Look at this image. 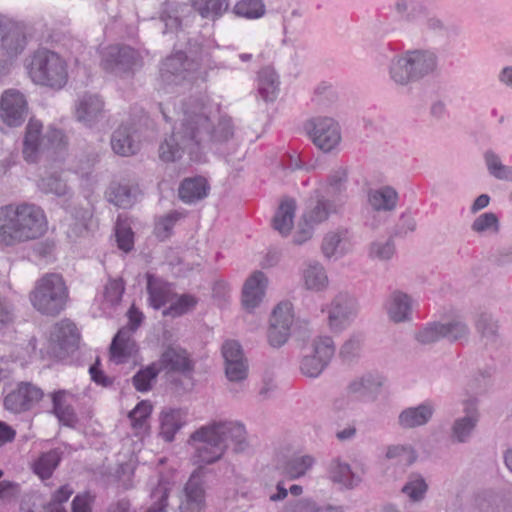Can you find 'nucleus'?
<instances>
[{
    "mask_svg": "<svg viewBox=\"0 0 512 512\" xmlns=\"http://www.w3.org/2000/svg\"><path fill=\"white\" fill-rule=\"evenodd\" d=\"M382 385V376L366 373L350 381L347 386V392L355 395L360 401L373 402L377 399Z\"/></svg>",
    "mask_w": 512,
    "mask_h": 512,
    "instance_id": "5701e85b",
    "label": "nucleus"
},
{
    "mask_svg": "<svg viewBox=\"0 0 512 512\" xmlns=\"http://www.w3.org/2000/svg\"><path fill=\"white\" fill-rule=\"evenodd\" d=\"M160 368L157 363H152L140 369L132 378V383L137 391L147 392L152 388V382L156 380Z\"/></svg>",
    "mask_w": 512,
    "mask_h": 512,
    "instance_id": "5fc2aeb1",
    "label": "nucleus"
},
{
    "mask_svg": "<svg viewBox=\"0 0 512 512\" xmlns=\"http://www.w3.org/2000/svg\"><path fill=\"white\" fill-rule=\"evenodd\" d=\"M143 65L141 53L129 45H110L101 59L103 70L121 79H132Z\"/></svg>",
    "mask_w": 512,
    "mask_h": 512,
    "instance_id": "0eeeda50",
    "label": "nucleus"
},
{
    "mask_svg": "<svg viewBox=\"0 0 512 512\" xmlns=\"http://www.w3.org/2000/svg\"><path fill=\"white\" fill-rule=\"evenodd\" d=\"M304 130L312 143L324 153L336 149L342 139L339 123L327 116H317L307 120Z\"/></svg>",
    "mask_w": 512,
    "mask_h": 512,
    "instance_id": "1a4fd4ad",
    "label": "nucleus"
},
{
    "mask_svg": "<svg viewBox=\"0 0 512 512\" xmlns=\"http://www.w3.org/2000/svg\"><path fill=\"white\" fill-rule=\"evenodd\" d=\"M188 413L182 408H164L159 414L158 437L167 443L187 424Z\"/></svg>",
    "mask_w": 512,
    "mask_h": 512,
    "instance_id": "412c9836",
    "label": "nucleus"
},
{
    "mask_svg": "<svg viewBox=\"0 0 512 512\" xmlns=\"http://www.w3.org/2000/svg\"><path fill=\"white\" fill-rule=\"evenodd\" d=\"M314 464V458L309 455L290 458L284 465L285 474L296 479L303 476Z\"/></svg>",
    "mask_w": 512,
    "mask_h": 512,
    "instance_id": "4d7b16f0",
    "label": "nucleus"
},
{
    "mask_svg": "<svg viewBox=\"0 0 512 512\" xmlns=\"http://www.w3.org/2000/svg\"><path fill=\"white\" fill-rule=\"evenodd\" d=\"M178 114L179 123L159 145V158L163 162H175L184 153L190 160L201 162L206 149L225 157L227 163L243 159V154L237 155L238 142L231 117L223 115L212 122L204 105L195 98L181 101Z\"/></svg>",
    "mask_w": 512,
    "mask_h": 512,
    "instance_id": "f257e3e1",
    "label": "nucleus"
},
{
    "mask_svg": "<svg viewBox=\"0 0 512 512\" xmlns=\"http://www.w3.org/2000/svg\"><path fill=\"white\" fill-rule=\"evenodd\" d=\"M225 374L230 382L241 383L248 375V362L247 360H240L237 362L225 363Z\"/></svg>",
    "mask_w": 512,
    "mask_h": 512,
    "instance_id": "69168bd1",
    "label": "nucleus"
},
{
    "mask_svg": "<svg viewBox=\"0 0 512 512\" xmlns=\"http://www.w3.org/2000/svg\"><path fill=\"white\" fill-rule=\"evenodd\" d=\"M104 114V101L98 94L84 93L76 102L75 115L79 122L93 126Z\"/></svg>",
    "mask_w": 512,
    "mask_h": 512,
    "instance_id": "4be33fe9",
    "label": "nucleus"
},
{
    "mask_svg": "<svg viewBox=\"0 0 512 512\" xmlns=\"http://www.w3.org/2000/svg\"><path fill=\"white\" fill-rule=\"evenodd\" d=\"M209 186L202 177L185 179L179 187L180 199L187 203H195L208 195Z\"/></svg>",
    "mask_w": 512,
    "mask_h": 512,
    "instance_id": "f704fd0d",
    "label": "nucleus"
},
{
    "mask_svg": "<svg viewBox=\"0 0 512 512\" xmlns=\"http://www.w3.org/2000/svg\"><path fill=\"white\" fill-rule=\"evenodd\" d=\"M423 28L436 36L450 37L459 34V28L456 25L448 23L435 15L426 17Z\"/></svg>",
    "mask_w": 512,
    "mask_h": 512,
    "instance_id": "603ef678",
    "label": "nucleus"
},
{
    "mask_svg": "<svg viewBox=\"0 0 512 512\" xmlns=\"http://www.w3.org/2000/svg\"><path fill=\"white\" fill-rule=\"evenodd\" d=\"M130 327L121 328L114 336L110 345V359L116 364L128 361L137 352V344L132 338L142 322L143 314L132 307L128 312Z\"/></svg>",
    "mask_w": 512,
    "mask_h": 512,
    "instance_id": "9b49d317",
    "label": "nucleus"
},
{
    "mask_svg": "<svg viewBox=\"0 0 512 512\" xmlns=\"http://www.w3.org/2000/svg\"><path fill=\"white\" fill-rule=\"evenodd\" d=\"M296 201L293 198H285L279 205L273 219L272 226L282 236H287L294 224Z\"/></svg>",
    "mask_w": 512,
    "mask_h": 512,
    "instance_id": "473e14b6",
    "label": "nucleus"
},
{
    "mask_svg": "<svg viewBox=\"0 0 512 512\" xmlns=\"http://www.w3.org/2000/svg\"><path fill=\"white\" fill-rule=\"evenodd\" d=\"M26 46L23 27L14 22L0 25V76L5 74L12 59Z\"/></svg>",
    "mask_w": 512,
    "mask_h": 512,
    "instance_id": "f8f14e48",
    "label": "nucleus"
},
{
    "mask_svg": "<svg viewBox=\"0 0 512 512\" xmlns=\"http://www.w3.org/2000/svg\"><path fill=\"white\" fill-rule=\"evenodd\" d=\"M176 299L171 302L170 306L163 310L164 316L172 318L180 317L192 311L198 303V299L191 294H182L175 297Z\"/></svg>",
    "mask_w": 512,
    "mask_h": 512,
    "instance_id": "09e8293b",
    "label": "nucleus"
},
{
    "mask_svg": "<svg viewBox=\"0 0 512 512\" xmlns=\"http://www.w3.org/2000/svg\"><path fill=\"white\" fill-rule=\"evenodd\" d=\"M198 64L188 59L186 54L178 51L167 57L160 67V80L165 85H179L194 78Z\"/></svg>",
    "mask_w": 512,
    "mask_h": 512,
    "instance_id": "ddd939ff",
    "label": "nucleus"
},
{
    "mask_svg": "<svg viewBox=\"0 0 512 512\" xmlns=\"http://www.w3.org/2000/svg\"><path fill=\"white\" fill-rule=\"evenodd\" d=\"M335 209L336 206L332 204L330 200L325 199L322 196L321 198H318L315 203H310L302 216V220L309 221L316 225L325 221L329 214L335 211Z\"/></svg>",
    "mask_w": 512,
    "mask_h": 512,
    "instance_id": "a19ab883",
    "label": "nucleus"
},
{
    "mask_svg": "<svg viewBox=\"0 0 512 512\" xmlns=\"http://www.w3.org/2000/svg\"><path fill=\"white\" fill-rule=\"evenodd\" d=\"M348 181V174L345 168H338L333 171L328 177L327 195L341 200V197L346 191Z\"/></svg>",
    "mask_w": 512,
    "mask_h": 512,
    "instance_id": "6e6d98bb",
    "label": "nucleus"
},
{
    "mask_svg": "<svg viewBox=\"0 0 512 512\" xmlns=\"http://www.w3.org/2000/svg\"><path fill=\"white\" fill-rule=\"evenodd\" d=\"M467 415L457 418L451 427V440L456 443H466L470 439L478 422L475 412L465 409Z\"/></svg>",
    "mask_w": 512,
    "mask_h": 512,
    "instance_id": "58836bf2",
    "label": "nucleus"
},
{
    "mask_svg": "<svg viewBox=\"0 0 512 512\" xmlns=\"http://www.w3.org/2000/svg\"><path fill=\"white\" fill-rule=\"evenodd\" d=\"M51 407L48 413L54 415L59 423L67 427H75L78 422L77 414L71 404L72 394L64 389L49 393Z\"/></svg>",
    "mask_w": 512,
    "mask_h": 512,
    "instance_id": "b1692460",
    "label": "nucleus"
},
{
    "mask_svg": "<svg viewBox=\"0 0 512 512\" xmlns=\"http://www.w3.org/2000/svg\"><path fill=\"white\" fill-rule=\"evenodd\" d=\"M125 287L121 279L108 281L105 285L103 298L104 304L114 307L121 302Z\"/></svg>",
    "mask_w": 512,
    "mask_h": 512,
    "instance_id": "052dcab7",
    "label": "nucleus"
},
{
    "mask_svg": "<svg viewBox=\"0 0 512 512\" xmlns=\"http://www.w3.org/2000/svg\"><path fill=\"white\" fill-rule=\"evenodd\" d=\"M205 507V479L202 470L195 471L180 496V512H202Z\"/></svg>",
    "mask_w": 512,
    "mask_h": 512,
    "instance_id": "f3484780",
    "label": "nucleus"
},
{
    "mask_svg": "<svg viewBox=\"0 0 512 512\" xmlns=\"http://www.w3.org/2000/svg\"><path fill=\"white\" fill-rule=\"evenodd\" d=\"M62 459L58 448L42 453L32 464L33 472L42 480L49 479Z\"/></svg>",
    "mask_w": 512,
    "mask_h": 512,
    "instance_id": "c9c22d12",
    "label": "nucleus"
},
{
    "mask_svg": "<svg viewBox=\"0 0 512 512\" xmlns=\"http://www.w3.org/2000/svg\"><path fill=\"white\" fill-rule=\"evenodd\" d=\"M475 327L487 344L497 341L498 323L491 314L481 313L475 322Z\"/></svg>",
    "mask_w": 512,
    "mask_h": 512,
    "instance_id": "3c124183",
    "label": "nucleus"
},
{
    "mask_svg": "<svg viewBox=\"0 0 512 512\" xmlns=\"http://www.w3.org/2000/svg\"><path fill=\"white\" fill-rule=\"evenodd\" d=\"M441 332L443 338L455 342L467 338L469 328L467 324L459 319H454L447 323H441Z\"/></svg>",
    "mask_w": 512,
    "mask_h": 512,
    "instance_id": "bf43d9fd",
    "label": "nucleus"
},
{
    "mask_svg": "<svg viewBox=\"0 0 512 512\" xmlns=\"http://www.w3.org/2000/svg\"><path fill=\"white\" fill-rule=\"evenodd\" d=\"M471 229L476 233H483L492 229L497 232L499 230V220L495 213L486 212L480 214L472 223Z\"/></svg>",
    "mask_w": 512,
    "mask_h": 512,
    "instance_id": "e2e57ef3",
    "label": "nucleus"
},
{
    "mask_svg": "<svg viewBox=\"0 0 512 512\" xmlns=\"http://www.w3.org/2000/svg\"><path fill=\"white\" fill-rule=\"evenodd\" d=\"M195 18V9L186 3H171L166 1L160 10L159 19L164 23V34L178 32L191 23Z\"/></svg>",
    "mask_w": 512,
    "mask_h": 512,
    "instance_id": "6ab92c4d",
    "label": "nucleus"
},
{
    "mask_svg": "<svg viewBox=\"0 0 512 512\" xmlns=\"http://www.w3.org/2000/svg\"><path fill=\"white\" fill-rule=\"evenodd\" d=\"M345 237L346 232L344 231H332L327 233L321 245L323 255L327 259L342 256L344 254L342 243Z\"/></svg>",
    "mask_w": 512,
    "mask_h": 512,
    "instance_id": "de8ad7c7",
    "label": "nucleus"
},
{
    "mask_svg": "<svg viewBox=\"0 0 512 512\" xmlns=\"http://www.w3.org/2000/svg\"><path fill=\"white\" fill-rule=\"evenodd\" d=\"M415 338L419 343L424 345L432 344L440 339H443V334L441 332V323H429L416 333Z\"/></svg>",
    "mask_w": 512,
    "mask_h": 512,
    "instance_id": "680f3d73",
    "label": "nucleus"
},
{
    "mask_svg": "<svg viewBox=\"0 0 512 512\" xmlns=\"http://www.w3.org/2000/svg\"><path fill=\"white\" fill-rule=\"evenodd\" d=\"M69 291L63 277L58 273H47L38 279L30 293L32 306L41 314L57 316L66 307Z\"/></svg>",
    "mask_w": 512,
    "mask_h": 512,
    "instance_id": "423d86ee",
    "label": "nucleus"
},
{
    "mask_svg": "<svg viewBox=\"0 0 512 512\" xmlns=\"http://www.w3.org/2000/svg\"><path fill=\"white\" fill-rule=\"evenodd\" d=\"M191 440L197 443L195 457L203 464L218 461L230 444L237 453L248 448L244 425L233 421L214 422L201 427L192 433Z\"/></svg>",
    "mask_w": 512,
    "mask_h": 512,
    "instance_id": "7ed1b4c3",
    "label": "nucleus"
},
{
    "mask_svg": "<svg viewBox=\"0 0 512 512\" xmlns=\"http://www.w3.org/2000/svg\"><path fill=\"white\" fill-rule=\"evenodd\" d=\"M385 456L387 459H396L408 464H411L416 458L413 448L409 445H391L387 448Z\"/></svg>",
    "mask_w": 512,
    "mask_h": 512,
    "instance_id": "338daca9",
    "label": "nucleus"
},
{
    "mask_svg": "<svg viewBox=\"0 0 512 512\" xmlns=\"http://www.w3.org/2000/svg\"><path fill=\"white\" fill-rule=\"evenodd\" d=\"M302 279L306 289L322 291L328 286V277L322 264L317 261L307 263L302 271Z\"/></svg>",
    "mask_w": 512,
    "mask_h": 512,
    "instance_id": "e433bc0d",
    "label": "nucleus"
},
{
    "mask_svg": "<svg viewBox=\"0 0 512 512\" xmlns=\"http://www.w3.org/2000/svg\"><path fill=\"white\" fill-rule=\"evenodd\" d=\"M306 20L299 9H293L282 17L281 43L283 46L295 48L306 31Z\"/></svg>",
    "mask_w": 512,
    "mask_h": 512,
    "instance_id": "393cba45",
    "label": "nucleus"
},
{
    "mask_svg": "<svg viewBox=\"0 0 512 512\" xmlns=\"http://www.w3.org/2000/svg\"><path fill=\"white\" fill-rule=\"evenodd\" d=\"M139 194L137 185L112 182L106 191V198L115 206L128 209L137 202Z\"/></svg>",
    "mask_w": 512,
    "mask_h": 512,
    "instance_id": "7c9ffc66",
    "label": "nucleus"
},
{
    "mask_svg": "<svg viewBox=\"0 0 512 512\" xmlns=\"http://www.w3.org/2000/svg\"><path fill=\"white\" fill-rule=\"evenodd\" d=\"M237 16L259 19L265 15L266 7L262 0H240L233 8Z\"/></svg>",
    "mask_w": 512,
    "mask_h": 512,
    "instance_id": "864d4df0",
    "label": "nucleus"
},
{
    "mask_svg": "<svg viewBox=\"0 0 512 512\" xmlns=\"http://www.w3.org/2000/svg\"><path fill=\"white\" fill-rule=\"evenodd\" d=\"M484 161L491 176L498 180L512 182V167L504 165L494 151L487 150L484 153Z\"/></svg>",
    "mask_w": 512,
    "mask_h": 512,
    "instance_id": "c03bdc74",
    "label": "nucleus"
},
{
    "mask_svg": "<svg viewBox=\"0 0 512 512\" xmlns=\"http://www.w3.org/2000/svg\"><path fill=\"white\" fill-rule=\"evenodd\" d=\"M363 335L353 334L341 346L339 356L344 362H352L360 357L363 345Z\"/></svg>",
    "mask_w": 512,
    "mask_h": 512,
    "instance_id": "13d9d810",
    "label": "nucleus"
},
{
    "mask_svg": "<svg viewBox=\"0 0 512 512\" xmlns=\"http://www.w3.org/2000/svg\"><path fill=\"white\" fill-rule=\"evenodd\" d=\"M195 9V15L199 14L202 18L216 19L228 9L227 0H202L191 5Z\"/></svg>",
    "mask_w": 512,
    "mask_h": 512,
    "instance_id": "49530a36",
    "label": "nucleus"
},
{
    "mask_svg": "<svg viewBox=\"0 0 512 512\" xmlns=\"http://www.w3.org/2000/svg\"><path fill=\"white\" fill-rule=\"evenodd\" d=\"M1 118L10 127L20 126L27 117V101L16 89L6 90L0 101Z\"/></svg>",
    "mask_w": 512,
    "mask_h": 512,
    "instance_id": "a211bd4d",
    "label": "nucleus"
},
{
    "mask_svg": "<svg viewBox=\"0 0 512 512\" xmlns=\"http://www.w3.org/2000/svg\"><path fill=\"white\" fill-rule=\"evenodd\" d=\"M171 490V483L160 478L155 487L151 489L150 498L152 503L145 512H163L167 506V498Z\"/></svg>",
    "mask_w": 512,
    "mask_h": 512,
    "instance_id": "a18cd8bd",
    "label": "nucleus"
},
{
    "mask_svg": "<svg viewBox=\"0 0 512 512\" xmlns=\"http://www.w3.org/2000/svg\"><path fill=\"white\" fill-rule=\"evenodd\" d=\"M146 278L148 301L154 309L162 308L176 297L172 284L150 273L146 274Z\"/></svg>",
    "mask_w": 512,
    "mask_h": 512,
    "instance_id": "a878e982",
    "label": "nucleus"
},
{
    "mask_svg": "<svg viewBox=\"0 0 512 512\" xmlns=\"http://www.w3.org/2000/svg\"><path fill=\"white\" fill-rule=\"evenodd\" d=\"M50 339L61 350L73 352L78 348L80 333L76 325L68 319L56 323L51 331Z\"/></svg>",
    "mask_w": 512,
    "mask_h": 512,
    "instance_id": "bb28decb",
    "label": "nucleus"
},
{
    "mask_svg": "<svg viewBox=\"0 0 512 512\" xmlns=\"http://www.w3.org/2000/svg\"><path fill=\"white\" fill-rule=\"evenodd\" d=\"M335 354V344L329 336L313 339L310 348L300 361V371L310 378L319 377L328 367Z\"/></svg>",
    "mask_w": 512,
    "mask_h": 512,
    "instance_id": "9d476101",
    "label": "nucleus"
},
{
    "mask_svg": "<svg viewBox=\"0 0 512 512\" xmlns=\"http://www.w3.org/2000/svg\"><path fill=\"white\" fill-rule=\"evenodd\" d=\"M389 80L400 88L436 74L439 56L431 48H413L393 56L387 67Z\"/></svg>",
    "mask_w": 512,
    "mask_h": 512,
    "instance_id": "20e7f679",
    "label": "nucleus"
},
{
    "mask_svg": "<svg viewBox=\"0 0 512 512\" xmlns=\"http://www.w3.org/2000/svg\"><path fill=\"white\" fill-rule=\"evenodd\" d=\"M358 304L348 293H339L333 299L328 315L329 326L334 331H342L356 317Z\"/></svg>",
    "mask_w": 512,
    "mask_h": 512,
    "instance_id": "dca6fc26",
    "label": "nucleus"
},
{
    "mask_svg": "<svg viewBox=\"0 0 512 512\" xmlns=\"http://www.w3.org/2000/svg\"><path fill=\"white\" fill-rule=\"evenodd\" d=\"M48 230L44 210L35 203L14 202L0 207V246L16 247L38 240Z\"/></svg>",
    "mask_w": 512,
    "mask_h": 512,
    "instance_id": "f03ea898",
    "label": "nucleus"
},
{
    "mask_svg": "<svg viewBox=\"0 0 512 512\" xmlns=\"http://www.w3.org/2000/svg\"><path fill=\"white\" fill-rule=\"evenodd\" d=\"M111 146L118 155H134L139 150V142L136 139L133 127L130 125H120L112 134Z\"/></svg>",
    "mask_w": 512,
    "mask_h": 512,
    "instance_id": "2f4dec72",
    "label": "nucleus"
},
{
    "mask_svg": "<svg viewBox=\"0 0 512 512\" xmlns=\"http://www.w3.org/2000/svg\"><path fill=\"white\" fill-rule=\"evenodd\" d=\"M156 363L160 371L167 370L186 373L193 370V363L189 359L187 351L181 347H168Z\"/></svg>",
    "mask_w": 512,
    "mask_h": 512,
    "instance_id": "c756f323",
    "label": "nucleus"
},
{
    "mask_svg": "<svg viewBox=\"0 0 512 512\" xmlns=\"http://www.w3.org/2000/svg\"><path fill=\"white\" fill-rule=\"evenodd\" d=\"M293 323L292 305L281 302L273 310L268 329V341L273 347L285 344L290 336Z\"/></svg>",
    "mask_w": 512,
    "mask_h": 512,
    "instance_id": "2eb2a0df",
    "label": "nucleus"
},
{
    "mask_svg": "<svg viewBox=\"0 0 512 512\" xmlns=\"http://www.w3.org/2000/svg\"><path fill=\"white\" fill-rule=\"evenodd\" d=\"M329 476L333 482L342 484L347 488H353L360 482V478L353 473L350 465L338 458L331 460Z\"/></svg>",
    "mask_w": 512,
    "mask_h": 512,
    "instance_id": "ea45409f",
    "label": "nucleus"
},
{
    "mask_svg": "<svg viewBox=\"0 0 512 512\" xmlns=\"http://www.w3.org/2000/svg\"><path fill=\"white\" fill-rule=\"evenodd\" d=\"M65 147L64 134L59 129H50L42 134V123L30 119L26 126L23 140V157L29 163H34L45 148L62 150Z\"/></svg>",
    "mask_w": 512,
    "mask_h": 512,
    "instance_id": "6e6552de",
    "label": "nucleus"
},
{
    "mask_svg": "<svg viewBox=\"0 0 512 512\" xmlns=\"http://www.w3.org/2000/svg\"><path fill=\"white\" fill-rule=\"evenodd\" d=\"M399 201V194L392 186L371 188L367 192V203L375 212H393Z\"/></svg>",
    "mask_w": 512,
    "mask_h": 512,
    "instance_id": "cd10ccee",
    "label": "nucleus"
},
{
    "mask_svg": "<svg viewBox=\"0 0 512 512\" xmlns=\"http://www.w3.org/2000/svg\"><path fill=\"white\" fill-rule=\"evenodd\" d=\"M435 410V404L431 400H426L403 409L397 417V424L404 430L425 426L432 420Z\"/></svg>",
    "mask_w": 512,
    "mask_h": 512,
    "instance_id": "aec40b11",
    "label": "nucleus"
},
{
    "mask_svg": "<svg viewBox=\"0 0 512 512\" xmlns=\"http://www.w3.org/2000/svg\"><path fill=\"white\" fill-rule=\"evenodd\" d=\"M267 286V277L261 271L254 272L245 282L242 291V304L247 310H253L262 301Z\"/></svg>",
    "mask_w": 512,
    "mask_h": 512,
    "instance_id": "c85d7f7f",
    "label": "nucleus"
},
{
    "mask_svg": "<svg viewBox=\"0 0 512 512\" xmlns=\"http://www.w3.org/2000/svg\"><path fill=\"white\" fill-rule=\"evenodd\" d=\"M387 312L390 319L395 323L409 320L411 315V299L402 292L396 291L390 296Z\"/></svg>",
    "mask_w": 512,
    "mask_h": 512,
    "instance_id": "4c0bfd02",
    "label": "nucleus"
},
{
    "mask_svg": "<svg viewBox=\"0 0 512 512\" xmlns=\"http://www.w3.org/2000/svg\"><path fill=\"white\" fill-rule=\"evenodd\" d=\"M279 76L272 67H264L258 73V94L265 102H274L279 94Z\"/></svg>",
    "mask_w": 512,
    "mask_h": 512,
    "instance_id": "72a5a7b5",
    "label": "nucleus"
},
{
    "mask_svg": "<svg viewBox=\"0 0 512 512\" xmlns=\"http://www.w3.org/2000/svg\"><path fill=\"white\" fill-rule=\"evenodd\" d=\"M115 230L118 247L125 252H129L134 244L132 229L121 219H118Z\"/></svg>",
    "mask_w": 512,
    "mask_h": 512,
    "instance_id": "0e129e2a",
    "label": "nucleus"
},
{
    "mask_svg": "<svg viewBox=\"0 0 512 512\" xmlns=\"http://www.w3.org/2000/svg\"><path fill=\"white\" fill-rule=\"evenodd\" d=\"M26 68L31 80L38 85L61 89L68 80L65 60L49 49L36 50L27 59Z\"/></svg>",
    "mask_w": 512,
    "mask_h": 512,
    "instance_id": "39448f33",
    "label": "nucleus"
},
{
    "mask_svg": "<svg viewBox=\"0 0 512 512\" xmlns=\"http://www.w3.org/2000/svg\"><path fill=\"white\" fill-rule=\"evenodd\" d=\"M37 186L45 194H53L58 197L69 194L66 182L56 172L42 177L38 181Z\"/></svg>",
    "mask_w": 512,
    "mask_h": 512,
    "instance_id": "8fccbe9b",
    "label": "nucleus"
},
{
    "mask_svg": "<svg viewBox=\"0 0 512 512\" xmlns=\"http://www.w3.org/2000/svg\"><path fill=\"white\" fill-rule=\"evenodd\" d=\"M44 391L32 382H19L4 398L6 410L20 414L32 410L44 397Z\"/></svg>",
    "mask_w": 512,
    "mask_h": 512,
    "instance_id": "4468645a",
    "label": "nucleus"
},
{
    "mask_svg": "<svg viewBox=\"0 0 512 512\" xmlns=\"http://www.w3.org/2000/svg\"><path fill=\"white\" fill-rule=\"evenodd\" d=\"M392 9L401 20L414 22L425 11V6L417 0H395Z\"/></svg>",
    "mask_w": 512,
    "mask_h": 512,
    "instance_id": "37998d69",
    "label": "nucleus"
},
{
    "mask_svg": "<svg viewBox=\"0 0 512 512\" xmlns=\"http://www.w3.org/2000/svg\"><path fill=\"white\" fill-rule=\"evenodd\" d=\"M294 512H342V509L332 505L318 506L311 500L303 499L297 502Z\"/></svg>",
    "mask_w": 512,
    "mask_h": 512,
    "instance_id": "774afa93",
    "label": "nucleus"
},
{
    "mask_svg": "<svg viewBox=\"0 0 512 512\" xmlns=\"http://www.w3.org/2000/svg\"><path fill=\"white\" fill-rule=\"evenodd\" d=\"M428 491V484L419 474L409 475L406 483L401 488V492L408 497L412 503L422 502Z\"/></svg>",
    "mask_w": 512,
    "mask_h": 512,
    "instance_id": "79ce46f5",
    "label": "nucleus"
}]
</instances>
